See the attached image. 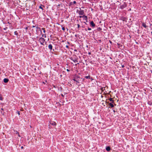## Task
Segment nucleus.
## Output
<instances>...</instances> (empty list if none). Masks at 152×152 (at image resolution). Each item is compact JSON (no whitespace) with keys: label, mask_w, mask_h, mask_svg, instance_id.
<instances>
[{"label":"nucleus","mask_w":152,"mask_h":152,"mask_svg":"<svg viewBox=\"0 0 152 152\" xmlns=\"http://www.w3.org/2000/svg\"><path fill=\"white\" fill-rule=\"evenodd\" d=\"M39 41L40 42V44L42 45H44L45 44H46L45 39L41 37L39 38Z\"/></svg>","instance_id":"f257e3e1"},{"label":"nucleus","mask_w":152,"mask_h":152,"mask_svg":"<svg viewBox=\"0 0 152 152\" xmlns=\"http://www.w3.org/2000/svg\"><path fill=\"white\" fill-rule=\"evenodd\" d=\"M79 17L80 18H83V19H84L85 20H87V17L86 16L83 15V16H80Z\"/></svg>","instance_id":"f03ea898"},{"label":"nucleus","mask_w":152,"mask_h":152,"mask_svg":"<svg viewBox=\"0 0 152 152\" xmlns=\"http://www.w3.org/2000/svg\"><path fill=\"white\" fill-rule=\"evenodd\" d=\"M84 11L83 10H81L79 12V14L80 15H83L84 14Z\"/></svg>","instance_id":"7ed1b4c3"},{"label":"nucleus","mask_w":152,"mask_h":152,"mask_svg":"<svg viewBox=\"0 0 152 152\" xmlns=\"http://www.w3.org/2000/svg\"><path fill=\"white\" fill-rule=\"evenodd\" d=\"M106 149L107 151H109L110 150V148L109 146H107L106 148Z\"/></svg>","instance_id":"20e7f679"},{"label":"nucleus","mask_w":152,"mask_h":152,"mask_svg":"<svg viewBox=\"0 0 152 152\" xmlns=\"http://www.w3.org/2000/svg\"><path fill=\"white\" fill-rule=\"evenodd\" d=\"M9 80L7 78H4V82L5 83H7L8 82Z\"/></svg>","instance_id":"39448f33"},{"label":"nucleus","mask_w":152,"mask_h":152,"mask_svg":"<svg viewBox=\"0 0 152 152\" xmlns=\"http://www.w3.org/2000/svg\"><path fill=\"white\" fill-rule=\"evenodd\" d=\"M52 46L51 44H50L49 45L48 48L49 49H50V50L52 49Z\"/></svg>","instance_id":"423d86ee"},{"label":"nucleus","mask_w":152,"mask_h":152,"mask_svg":"<svg viewBox=\"0 0 152 152\" xmlns=\"http://www.w3.org/2000/svg\"><path fill=\"white\" fill-rule=\"evenodd\" d=\"M91 25L93 26L94 27L95 26V24L94 23L93 21L91 22Z\"/></svg>","instance_id":"0eeeda50"},{"label":"nucleus","mask_w":152,"mask_h":152,"mask_svg":"<svg viewBox=\"0 0 152 152\" xmlns=\"http://www.w3.org/2000/svg\"><path fill=\"white\" fill-rule=\"evenodd\" d=\"M113 103H109L110 106L111 107H114V105L113 104Z\"/></svg>","instance_id":"6e6552de"},{"label":"nucleus","mask_w":152,"mask_h":152,"mask_svg":"<svg viewBox=\"0 0 152 152\" xmlns=\"http://www.w3.org/2000/svg\"><path fill=\"white\" fill-rule=\"evenodd\" d=\"M51 124L53 125L56 126V124L55 122H53L51 123Z\"/></svg>","instance_id":"1a4fd4ad"},{"label":"nucleus","mask_w":152,"mask_h":152,"mask_svg":"<svg viewBox=\"0 0 152 152\" xmlns=\"http://www.w3.org/2000/svg\"><path fill=\"white\" fill-rule=\"evenodd\" d=\"M142 26H143L145 28H146L147 27V26L146 25L145 23H142Z\"/></svg>","instance_id":"9d476101"},{"label":"nucleus","mask_w":152,"mask_h":152,"mask_svg":"<svg viewBox=\"0 0 152 152\" xmlns=\"http://www.w3.org/2000/svg\"><path fill=\"white\" fill-rule=\"evenodd\" d=\"M109 100H110V101L111 102H112V103H113V98H110V99H109Z\"/></svg>","instance_id":"9b49d317"},{"label":"nucleus","mask_w":152,"mask_h":152,"mask_svg":"<svg viewBox=\"0 0 152 152\" xmlns=\"http://www.w3.org/2000/svg\"><path fill=\"white\" fill-rule=\"evenodd\" d=\"M42 30H43V31L44 33H45V28H42Z\"/></svg>","instance_id":"f8f14e48"},{"label":"nucleus","mask_w":152,"mask_h":152,"mask_svg":"<svg viewBox=\"0 0 152 152\" xmlns=\"http://www.w3.org/2000/svg\"><path fill=\"white\" fill-rule=\"evenodd\" d=\"M90 77L89 76H86L85 77V78L86 79H89L90 78Z\"/></svg>","instance_id":"ddd939ff"},{"label":"nucleus","mask_w":152,"mask_h":152,"mask_svg":"<svg viewBox=\"0 0 152 152\" xmlns=\"http://www.w3.org/2000/svg\"><path fill=\"white\" fill-rule=\"evenodd\" d=\"M16 134H17L18 135L19 137H20V135H19V133H18V132H17V131H16Z\"/></svg>","instance_id":"4468645a"},{"label":"nucleus","mask_w":152,"mask_h":152,"mask_svg":"<svg viewBox=\"0 0 152 152\" xmlns=\"http://www.w3.org/2000/svg\"><path fill=\"white\" fill-rule=\"evenodd\" d=\"M102 91H103L104 90V88L102 87L101 88Z\"/></svg>","instance_id":"2eb2a0df"},{"label":"nucleus","mask_w":152,"mask_h":152,"mask_svg":"<svg viewBox=\"0 0 152 152\" xmlns=\"http://www.w3.org/2000/svg\"><path fill=\"white\" fill-rule=\"evenodd\" d=\"M42 5H41V6H40L39 7V8H40V9H42V10H43V8L42 7Z\"/></svg>","instance_id":"dca6fc26"},{"label":"nucleus","mask_w":152,"mask_h":152,"mask_svg":"<svg viewBox=\"0 0 152 152\" xmlns=\"http://www.w3.org/2000/svg\"><path fill=\"white\" fill-rule=\"evenodd\" d=\"M62 29L63 31H64L65 30V28H64V27H62Z\"/></svg>","instance_id":"f3484780"},{"label":"nucleus","mask_w":152,"mask_h":152,"mask_svg":"<svg viewBox=\"0 0 152 152\" xmlns=\"http://www.w3.org/2000/svg\"><path fill=\"white\" fill-rule=\"evenodd\" d=\"M42 37H46V35H45V34H43V35H42Z\"/></svg>","instance_id":"a211bd4d"},{"label":"nucleus","mask_w":152,"mask_h":152,"mask_svg":"<svg viewBox=\"0 0 152 152\" xmlns=\"http://www.w3.org/2000/svg\"><path fill=\"white\" fill-rule=\"evenodd\" d=\"M2 99H3L2 97H0V100H2Z\"/></svg>","instance_id":"6ab92c4d"},{"label":"nucleus","mask_w":152,"mask_h":152,"mask_svg":"<svg viewBox=\"0 0 152 152\" xmlns=\"http://www.w3.org/2000/svg\"><path fill=\"white\" fill-rule=\"evenodd\" d=\"M15 34H16V35H17V34L16 31H15Z\"/></svg>","instance_id":"aec40b11"},{"label":"nucleus","mask_w":152,"mask_h":152,"mask_svg":"<svg viewBox=\"0 0 152 152\" xmlns=\"http://www.w3.org/2000/svg\"><path fill=\"white\" fill-rule=\"evenodd\" d=\"M77 26H78V28H79L80 27V25L79 24H77Z\"/></svg>","instance_id":"412c9836"},{"label":"nucleus","mask_w":152,"mask_h":152,"mask_svg":"<svg viewBox=\"0 0 152 152\" xmlns=\"http://www.w3.org/2000/svg\"><path fill=\"white\" fill-rule=\"evenodd\" d=\"M88 30H91V28H88Z\"/></svg>","instance_id":"4be33fe9"},{"label":"nucleus","mask_w":152,"mask_h":152,"mask_svg":"<svg viewBox=\"0 0 152 152\" xmlns=\"http://www.w3.org/2000/svg\"><path fill=\"white\" fill-rule=\"evenodd\" d=\"M18 114L19 115H20V112H19V111H18Z\"/></svg>","instance_id":"5701e85b"},{"label":"nucleus","mask_w":152,"mask_h":152,"mask_svg":"<svg viewBox=\"0 0 152 152\" xmlns=\"http://www.w3.org/2000/svg\"><path fill=\"white\" fill-rule=\"evenodd\" d=\"M76 3V1H73V3L74 4H75Z\"/></svg>","instance_id":"b1692460"},{"label":"nucleus","mask_w":152,"mask_h":152,"mask_svg":"<svg viewBox=\"0 0 152 152\" xmlns=\"http://www.w3.org/2000/svg\"><path fill=\"white\" fill-rule=\"evenodd\" d=\"M2 111H1V113L2 114V115H4V113H2Z\"/></svg>","instance_id":"393cba45"},{"label":"nucleus","mask_w":152,"mask_h":152,"mask_svg":"<svg viewBox=\"0 0 152 152\" xmlns=\"http://www.w3.org/2000/svg\"><path fill=\"white\" fill-rule=\"evenodd\" d=\"M66 47L67 48H69V47H68V45H66Z\"/></svg>","instance_id":"a878e982"},{"label":"nucleus","mask_w":152,"mask_h":152,"mask_svg":"<svg viewBox=\"0 0 152 152\" xmlns=\"http://www.w3.org/2000/svg\"><path fill=\"white\" fill-rule=\"evenodd\" d=\"M77 61V60H75V61H74V62H76Z\"/></svg>","instance_id":"bb28decb"},{"label":"nucleus","mask_w":152,"mask_h":152,"mask_svg":"<svg viewBox=\"0 0 152 152\" xmlns=\"http://www.w3.org/2000/svg\"><path fill=\"white\" fill-rule=\"evenodd\" d=\"M21 149H23V146H21Z\"/></svg>","instance_id":"cd10ccee"},{"label":"nucleus","mask_w":152,"mask_h":152,"mask_svg":"<svg viewBox=\"0 0 152 152\" xmlns=\"http://www.w3.org/2000/svg\"><path fill=\"white\" fill-rule=\"evenodd\" d=\"M1 110H3H3H4V109H3V108H1Z\"/></svg>","instance_id":"c85d7f7f"},{"label":"nucleus","mask_w":152,"mask_h":152,"mask_svg":"<svg viewBox=\"0 0 152 152\" xmlns=\"http://www.w3.org/2000/svg\"><path fill=\"white\" fill-rule=\"evenodd\" d=\"M66 70H67V71H69V70L68 69H66Z\"/></svg>","instance_id":"c756f323"},{"label":"nucleus","mask_w":152,"mask_h":152,"mask_svg":"<svg viewBox=\"0 0 152 152\" xmlns=\"http://www.w3.org/2000/svg\"><path fill=\"white\" fill-rule=\"evenodd\" d=\"M61 96H63V94H61Z\"/></svg>","instance_id":"7c9ffc66"},{"label":"nucleus","mask_w":152,"mask_h":152,"mask_svg":"<svg viewBox=\"0 0 152 152\" xmlns=\"http://www.w3.org/2000/svg\"><path fill=\"white\" fill-rule=\"evenodd\" d=\"M73 80H74V81H76V80H75V79H74Z\"/></svg>","instance_id":"2f4dec72"},{"label":"nucleus","mask_w":152,"mask_h":152,"mask_svg":"<svg viewBox=\"0 0 152 152\" xmlns=\"http://www.w3.org/2000/svg\"><path fill=\"white\" fill-rule=\"evenodd\" d=\"M113 111H114V112H115V110H113Z\"/></svg>","instance_id":"473e14b6"},{"label":"nucleus","mask_w":152,"mask_h":152,"mask_svg":"<svg viewBox=\"0 0 152 152\" xmlns=\"http://www.w3.org/2000/svg\"><path fill=\"white\" fill-rule=\"evenodd\" d=\"M27 27H26V29H27Z\"/></svg>","instance_id":"72a5a7b5"},{"label":"nucleus","mask_w":152,"mask_h":152,"mask_svg":"<svg viewBox=\"0 0 152 152\" xmlns=\"http://www.w3.org/2000/svg\"><path fill=\"white\" fill-rule=\"evenodd\" d=\"M151 34H152V31L151 32Z\"/></svg>","instance_id":"f704fd0d"}]
</instances>
